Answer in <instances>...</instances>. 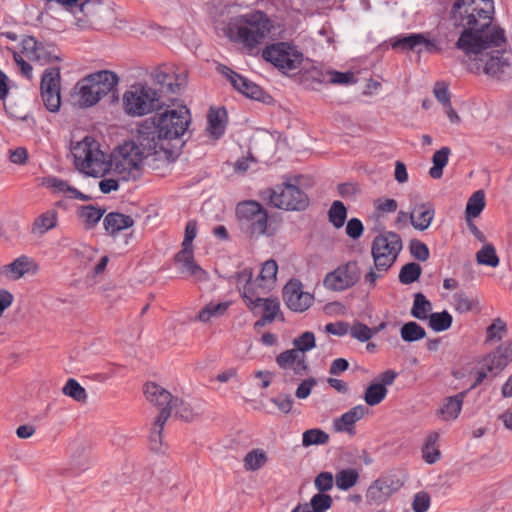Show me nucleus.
<instances>
[{
  "label": "nucleus",
  "mask_w": 512,
  "mask_h": 512,
  "mask_svg": "<svg viewBox=\"0 0 512 512\" xmlns=\"http://www.w3.org/2000/svg\"><path fill=\"white\" fill-rule=\"evenodd\" d=\"M493 15V0H456L451 9L453 25L460 29L456 47L465 55L467 70L500 80L511 70V53L504 29L492 26Z\"/></svg>",
  "instance_id": "nucleus-1"
},
{
  "label": "nucleus",
  "mask_w": 512,
  "mask_h": 512,
  "mask_svg": "<svg viewBox=\"0 0 512 512\" xmlns=\"http://www.w3.org/2000/svg\"><path fill=\"white\" fill-rule=\"evenodd\" d=\"M190 122L191 116L186 106L166 109L140 123L136 138L148 151L156 149L160 161L171 163L181 153L184 145L182 137Z\"/></svg>",
  "instance_id": "nucleus-2"
},
{
  "label": "nucleus",
  "mask_w": 512,
  "mask_h": 512,
  "mask_svg": "<svg viewBox=\"0 0 512 512\" xmlns=\"http://www.w3.org/2000/svg\"><path fill=\"white\" fill-rule=\"evenodd\" d=\"M271 22L261 11L235 16L227 25V36L234 42L242 44L249 54H256L271 32Z\"/></svg>",
  "instance_id": "nucleus-3"
},
{
  "label": "nucleus",
  "mask_w": 512,
  "mask_h": 512,
  "mask_svg": "<svg viewBox=\"0 0 512 512\" xmlns=\"http://www.w3.org/2000/svg\"><path fill=\"white\" fill-rule=\"evenodd\" d=\"M402 248V239L396 232L386 231L375 236L371 244L373 267L364 275L365 283L374 288L376 281L394 265Z\"/></svg>",
  "instance_id": "nucleus-4"
},
{
  "label": "nucleus",
  "mask_w": 512,
  "mask_h": 512,
  "mask_svg": "<svg viewBox=\"0 0 512 512\" xmlns=\"http://www.w3.org/2000/svg\"><path fill=\"white\" fill-rule=\"evenodd\" d=\"M149 156H155L159 160L156 149L148 151L137 139L136 142H124L112 154L114 170L123 180H136L140 176L143 160Z\"/></svg>",
  "instance_id": "nucleus-5"
},
{
  "label": "nucleus",
  "mask_w": 512,
  "mask_h": 512,
  "mask_svg": "<svg viewBox=\"0 0 512 512\" xmlns=\"http://www.w3.org/2000/svg\"><path fill=\"white\" fill-rule=\"evenodd\" d=\"M119 77L115 72L101 70L81 79L75 86L80 107H91L109 94L118 84Z\"/></svg>",
  "instance_id": "nucleus-6"
},
{
  "label": "nucleus",
  "mask_w": 512,
  "mask_h": 512,
  "mask_svg": "<svg viewBox=\"0 0 512 512\" xmlns=\"http://www.w3.org/2000/svg\"><path fill=\"white\" fill-rule=\"evenodd\" d=\"M72 154L76 168L92 177H102L109 171L106 155L99 149V144L91 137L72 146Z\"/></svg>",
  "instance_id": "nucleus-7"
},
{
  "label": "nucleus",
  "mask_w": 512,
  "mask_h": 512,
  "mask_svg": "<svg viewBox=\"0 0 512 512\" xmlns=\"http://www.w3.org/2000/svg\"><path fill=\"white\" fill-rule=\"evenodd\" d=\"M163 105L160 93L147 84H134L123 94V110L131 117H141L159 111Z\"/></svg>",
  "instance_id": "nucleus-8"
},
{
  "label": "nucleus",
  "mask_w": 512,
  "mask_h": 512,
  "mask_svg": "<svg viewBox=\"0 0 512 512\" xmlns=\"http://www.w3.org/2000/svg\"><path fill=\"white\" fill-rule=\"evenodd\" d=\"M236 216L240 230L249 238H258L266 234L268 214L257 201L241 202L236 207Z\"/></svg>",
  "instance_id": "nucleus-9"
},
{
  "label": "nucleus",
  "mask_w": 512,
  "mask_h": 512,
  "mask_svg": "<svg viewBox=\"0 0 512 512\" xmlns=\"http://www.w3.org/2000/svg\"><path fill=\"white\" fill-rule=\"evenodd\" d=\"M197 235V223L189 221L185 227L182 249L175 255V262L181 264L182 272H186L197 281L207 279V273L195 261L193 253V240Z\"/></svg>",
  "instance_id": "nucleus-10"
},
{
  "label": "nucleus",
  "mask_w": 512,
  "mask_h": 512,
  "mask_svg": "<svg viewBox=\"0 0 512 512\" xmlns=\"http://www.w3.org/2000/svg\"><path fill=\"white\" fill-rule=\"evenodd\" d=\"M270 203L279 209L302 211L309 205V198L298 186L283 183L271 190Z\"/></svg>",
  "instance_id": "nucleus-11"
},
{
  "label": "nucleus",
  "mask_w": 512,
  "mask_h": 512,
  "mask_svg": "<svg viewBox=\"0 0 512 512\" xmlns=\"http://www.w3.org/2000/svg\"><path fill=\"white\" fill-rule=\"evenodd\" d=\"M262 57L282 71L296 70L303 61V54L285 42L267 46L262 51Z\"/></svg>",
  "instance_id": "nucleus-12"
},
{
  "label": "nucleus",
  "mask_w": 512,
  "mask_h": 512,
  "mask_svg": "<svg viewBox=\"0 0 512 512\" xmlns=\"http://www.w3.org/2000/svg\"><path fill=\"white\" fill-rule=\"evenodd\" d=\"M61 74L59 67L45 69L40 82V94L45 108L52 113L61 106Z\"/></svg>",
  "instance_id": "nucleus-13"
},
{
  "label": "nucleus",
  "mask_w": 512,
  "mask_h": 512,
  "mask_svg": "<svg viewBox=\"0 0 512 512\" xmlns=\"http://www.w3.org/2000/svg\"><path fill=\"white\" fill-rule=\"evenodd\" d=\"M360 268L356 261H349L329 272L323 281L331 291H344L353 287L360 279Z\"/></svg>",
  "instance_id": "nucleus-14"
},
{
  "label": "nucleus",
  "mask_w": 512,
  "mask_h": 512,
  "mask_svg": "<svg viewBox=\"0 0 512 512\" xmlns=\"http://www.w3.org/2000/svg\"><path fill=\"white\" fill-rule=\"evenodd\" d=\"M21 52L28 60L40 65L61 61L57 47L52 43L38 41L33 36H25L21 41Z\"/></svg>",
  "instance_id": "nucleus-15"
},
{
  "label": "nucleus",
  "mask_w": 512,
  "mask_h": 512,
  "mask_svg": "<svg viewBox=\"0 0 512 512\" xmlns=\"http://www.w3.org/2000/svg\"><path fill=\"white\" fill-rule=\"evenodd\" d=\"M283 299L286 306L294 312H303L313 303V296L302 290L299 280H290L283 288Z\"/></svg>",
  "instance_id": "nucleus-16"
},
{
  "label": "nucleus",
  "mask_w": 512,
  "mask_h": 512,
  "mask_svg": "<svg viewBox=\"0 0 512 512\" xmlns=\"http://www.w3.org/2000/svg\"><path fill=\"white\" fill-rule=\"evenodd\" d=\"M221 72L226 78L229 80L230 84L236 89L238 92L242 93L248 98L264 101L267 96L264 90L257 85L256 83L250 81L249 79L243 77L232 69L221 66Z\"/></svg>",
  "instance_id": "nucleus-17"
},
{
  "label": "nucleus",
  "mask_w": 512,
  "mask_h": 512,
  "mask_svg": "<svg viewBox=\"0 0 512 512\" xmlns=\"http://www.w3.org/2000/svg\"><path fill=\"white\" fill-rule=\"evenodd\" d=\"M153 80L155 84L159 86V88L155 90L160 93V100H162L163 97L170 99L171 96L179 94L186 84V77L184 75L166 73L161 70L153 73Z\"/></svg>",
  "instance_id": "nucleus-18"
},
{
  "label": "nucleus",
  "mask_w": 512,
  "mask_h": 512,
  "mask_svg": "<svg viewBox=\"0 0 512 512\" xmlns=\"http://www.w3.org/2000/svg\"><path fill=\"white\" fill-rule=\"evenodd\" d=\"M401 485L399 480L378 478L369 486L366 499L369 503L381 504L387 501Z\"/></svg>",
  "instance_id": "nucleus-19"
},
{
  "label": "nucleus",
  "mask_w": 512,
  "mask_h": 512,
  "mask_svg": "<svg viewBox=\"0 0 512 512\" xmlns=\"http://www.w3.org/2000/svg\"><path fill=\"white\" fill-rule=\"evenodd\" d=\"M276 363L281 369H291L296 375H305L308 372L306 355H302L298 350L289 349L280 353L276 357Z\"/></svg>",
  "instance_id": "nucleus-20"
},
{
  "label": "nucleus",
  "mask_w": 512,
  "mask_h": 512,
  "mask_svg": "<svg viewBox=\"0 0 512 512\" xmlns=\"http://www.w3.org/2000/svg\"><path fill=\"white\" fill-rule=\"evenodd\" d=\"M435 216V208L429 202L414 205L410 212V223L414 229L425 231L431 225Z\"/></svg>",
  "instance_id": "nucleus-21"
},
{
  "label": "nucleus",
  "mask_w": 512,
  "mask_h": 512,
  "mask_svg": "<svg viewBox=\"0 0 512 512\" xmlns=\"http://www.w3.org/2000/svg\"><path fill=\"white\" fill-rule=\"evenodd\" d=\"M171 416V409L164 407L160 410L158 416L155 418L150 430L149 444L153 452H159L163 445V430L167 420Z\"/></svg>",
  "instance_id": "nucleus-22"
},
{
  "label": "nucleus",
  "mask_w": 512,
  "mask_h": 512,
  "mask_svg": "<svg viewBox=\"0 0 512 512\" xmlns=\"http://www.w3.org/2000/svg\"><path fill=\"white\" fill-rule=\"evenodd\" d=\"M144 395L152 405L156 407H169L172 410V402L174 397L172 394L164 389L162 386L149 382L144 386Z\"/></svg>",
  "instance_id": "nucleus-23"
},
{
  "label": "nucleus",
  "mask_w": 512,
  "mask_h": 512,
  "mask_svg": "<svg viewBox=\"0 0 512 512\" xmlns=\"http://www.w3.org/2000/svg\"><path fill=\"white\" fill-rule=\"evenodd\" d=\"M510 360L504 346H498L494 351L487 354L482 360V366L492 374L497 376L508 364Z\"/></svg>",
  "instance_id": "nucleus-24"
},
{
  "label": "nucleus",
  "mask_w": 512,
  "mask_h": 512,
  "mask_svg": "<svg viewBox=\"0 0 512 512\" xmlns=\"http://www.w3.org/2000/svg\"><path fill=\"white\" fill-rule=\"evenodd\" d=\"M38 270L37 264L28 256L22 255L13 262L3 267L5 274H11L12 279H20L25 274H35Z\"/></svg>",
  "instance_id": "nucleus-25"
},
{
  "label": "nucleus",
  "mask_w": 512,
  "mask_h": 512,
  "mask_svg": "<svg viewBox=\"0 0 512 512\" xmlns=\"http://www.w3.org/2000/svg\"><path fill=\"white\" fill-rule=\"evenodd\" d=\"M134 225V219L118 212L108 213L103 220V226L106 232L111 236H116L120 231L128 229Z\"/></svg>",
  "instance_id": "nucleus-26"
},
{
  "label": "nucleus",
  "mask_w": 512,
  "mask_h": 512,
  "mask_svg": "<svg viewBox=\"0 0 512 512\" xmlns=\"http://www.w3.org/2000/svg\"><path fill=\"white\" fill-rule=\"evenodd\" d=\"M58 225V212L56 209H49L37 216L31 228V233L44 235L48 231L56 228Z\"/></svg>",
  "instance_id": "nucleus-27"
},
{
  "label": "nucleus",
  "mask_w": 512,
  "mask_h": 512,
  "mask_svg": "<svg viewBox=\"0 0 512 512\" xmlns=\"http://www.w3.org/2000/svg\"><path fill=\"white\" fill-rule=\"evenodd\" d=\"M366 408L363 405H358L344 413L340 418L334 422L336 431L339 432H350L354 424L362 419L365 415Z\"/></svg>",
  "instance_id": "nucleus-28"
},
{
  "label": "nucleus",
  "mask_w": 512,
  "mask_h": 512,
  "mask_svg": "<svg viewBox=\"0 0 512 512\" xmlns=\"http://www.w3.org/2000/svg\"><path fill=\"white\" fill-rule=\"evenodd\" d=\"M266 290L267 289H262L259 286V280L256 279L251 283L244 284L242 286L241 294L247 306L252 311H255L257 308H260L263 301L261 294L265 293Z\"/></svg>",
  "instance_id": "nucleus-29"
},
{
  "label": "nucleus",
  "mask_w": 512,
  "mask_h": 512,
  "mask_svg": "<svg viewBox=\"0 0 512 512\" xmlns=\"http://www.w3.org/2000/svg\"><path fill=\"white\" fill-rule=\"evenodd\" d=\"M105 209L93 205H83L77 210V216L82 221L86 230L93 229L103 217Z\"/></svg>",
  "instance_id": "nucleus-30"
},
{
  "label": "nucleus",
  "mask_w": 512,
  "mask_h": 512,
  "mask_svg": "<svg viewBox=\"0 0 512 512\" xmlns=\"http://www.w3.org/2000/svg\"><path fill=\"white\" fill-rule=\"evenodd\" d=\"M172 410L175 415L186 422H192L200 417L202 410L200 407H193L182 399L174 398Z\"/></svg>",
  "instance_id": "nucleus-31"
},
{
  "label": "nucleus",
  "mask_w": 512,
  "mask_h": 512,
  "mask_svg": "<svg viewBox=\"0 0 512 512\" xmlns=\"http://www.w3.org/2000/svg\"><path fill=\"white\" fill-rule=\"evenodd\" d=\"M467 392H460L455 396L448 397L440 409L445 420L456 419L462 409L464 397Z\"/></svg>",
  "instance_id": "nucleus-32"
},
{
  "label": "nucleus",
  "mask_w": 512,
  "mask_h": 512,
  "mask_svg": "<svg viewBox=\"0 0 512 512\" xmlns=\"http://www.w3.org/2000/svg\"><path fill=\"white\" fill-rule=\"evenodd\" d=\"M229 304V302H210L198 312L196 320L202 323H207L212 318H218L226 313Z\"/></svg>",
  "instance_id": "nucleus-33"
},
{
  "label": "nucleus",
  "mask_w": 512,
  "mask_h": 512,
  "mask_svg": "<svg viewBox=\"0 0 512 512\" xmlns=\"http://www.w3.org/2000/svg\"><path fill=\"white\" fill-rule=\"evenodd\" d=\"M226 118L225 109L211 108L208 113V131L215 138H219L224 134L225 125L224 119Z\"/></svg>",
  "instance_id": "nucleus-34"
},
{
  "label": "nucleus",
  "mask_w": 512,
  "mask_h": 512,
  "mask_svg": "<svg viewBox=\"0 0 512 512\" xmlns=\"http://www.w3.org/2000/svg\"><path fill=\"white\" fill-rule=\"evenodd\" d=\"M278 272V265L275 260H267L261 268L260 274L257 277L259 280V286L262 289H271L272 285L276 281V275Z\"/></svg>",
  "instance_id": "nucleus-35"
},
{
  "label": "nucleus",
  "mask_w": 512,
  "mask_h": 512,
  "mask_svg": "<svg viewBox=\"0 0 512 512\" xmlns=\"http://www.w3.org/2000/svg\"><path fill=\"white\" fill-rule=\"evenodd\" d=\"M485 193L483 190L475 191L467 201L465 209L466 220L478 217L485 208Z\"/></svg>",
  "instance_id": "nucleus-36"
},
{
  "label": "nucleus",
  "mask_w": 512,
  "mask_h": 512,
  "mask_svg": "<svg viewBox=\"0 0 512 512\" xmlns=\"http://www.w3.org/2000/svg\"><path fill=\"white\" fill-rule=\"evenodd\" d=\"M422 33H412L394 40L391 44L393 49H400L401 51H416L421 53Z\"/></svg>",
  "instance_id": "nucleus-37"
},
{
  "label": "nucleus",
  "mask_w": 512,
  "mask_h": 512,
  "mask_svg": "<svg viewBox=\"0 0 512 512\" xmlns=\"http://www.w3.org/2000/svg\"><path fill=\"white\" fill-rule=\"evenodd\" d=\"M451 151L448 147H442L436 151L432 157L433 167L429 170V175L433 179H440L443 175V168L448 163Z\"/></svg>",
  "instance_id": "nucleus-38"
},
{
  "label": "nucleus",
  "mask_w": 512,
  "mask_h": 512,
  "mask_svg": "<svg viewBox=\"0 0 512 512\" xmlns=\"http://www.w3.org/2000/svg\"><path fill=\"white\" fill-rule=\"evenodd\" d=\"M328 221L336 229H340L344 226L347 219V208L343 202L336 200L334 201L327 213Z\"/></svg>",
  "instance_id": "nucleus-39"
},
{
  "label": "nucleus",
  "mask_w": 512,
  "mask_h": 512,
  "mask_svg": "<svg viewBox=\"0 0 512 512\" xmlns=\"http://www.w3.org/2000/svg\"><path fill=\"white\" fill-rule=\"evenodd\" d=\"M268 461V456L263 449H253L244 457V467L247 471H257Z\"/></svg>",
  "instance_id": "nucleus-40"
},
{
  "label": "nucleus",
  "mask_w": 512,
  "mask_h": 512,
  "mask_svg": "<svg viewBox=\"0 0 512 512\" xmlns=\"http://www.w3.org/2000/svg\"><path fill=\"white\" fill-rule=\"evenodd\" d=\"M439 434L437 432L430 433L427 438L424 447L422 448V456L425 462L433 464L440 459V451L436 446Z\"/></svg>",
  "instance_id": "nucleus-41"
},
{
  "label": "nucleus",
  "mask_w": 512,
  "mask_h": 512,
  "mask_svg": "<svg viewBox=\"0 0 512 512\" xmlns=\"http://www.w3.org/2000/svg\"><path fill=\"white\" fill-rule=\"evenodd\" d=\"M62 393L78 403H86L88 399V394L85 388L82 387L79 382L73 378L67 380L62 388Z\"/></svg>",
  "instance_id": "nucleus-42"
},
{
  "label": "nucleus",
  "mask_w": 512,
  "mask_h": 512,
  "mask_svg": "<svg viewBox=\"0 0 512 512\" xmlns=\"http://www.w3.org/2000/svg\"><path fill=\"white\" fill-rule=\"evenodd\" d=\"M432 309L431 302L422 293H416L414 295L413 307L411 309V315L419 320H426L429 315L428 313Z\"/></svg>",
  "instance_id": "nucleus-43"
},
{
  "label": "nucleus",
  "mask_w": 512,
  "mask_h": 512,
  "mask_svg": "<svg viewBox=\"0 0 512 512\" xmlns=\"http://www.w3.org/2000/svg\"><path fill=\"white\" fill-rule=\"evenodd\" d=\"M49 186L54 188L55 191L61 192V193H70L72 198L81 200V201H89L92 199L91 196L86 195L79 190H77L75 187L69 185V183L65 180L58 179V178H52L49 180Z\"/></svg>",
  "instance_id": "nucleus-44"
},
{
  "label": "nucleus",
  "mask_w": 512,
  "mask_h": 512,
  "mask_svg": "<svg viewBox=\"0 0 512 512\" xmlns=\"http://www.w3.org/2000/svg\"><path fill=\"white\" fill-rule=\"evenodd\" d=\"M400 335L405 342H415L426 336L425 329L414 321L405 323L400 329Z\"/></svg>",
  "instance_id": "nucleus-45"
},
{
  "label": "nucleus",
  "mask_w": 512,
  "mask_h": 512,
  "mask_svg": "<svg viewBox=\"0 0 512 512\" xmlns=\"http://www.w3.org/2000/svg\"><path fill=\"white\" fill-rule=\"evenodd\" d=\"M428 319L429 327L436 332L448 330L453 322L451 314L447 311L431 313Z\"/></svg>",
  "instance_id": "nucleus-46"
},
{
  "label": "nucleus",
  "mask_w": 512,
  "mask_h": 512,
  "mask_svg": "<svg viewBox=\"0 0 512 512\" xmlns=\"http://www.w3.org/2000/svg\"><path fill=\"white\" fill-rule=\"evenodd\" d=\"M387 393V388L384 385L372 383L365 390L364 400L369 406H376L385 399Z\"/></svg>",
  "instance_id": "nucleus-47"
},
{
  "label": "nucleus",
  "mask_w": 512,
  "mask_h": 512,
  "mask_svg": "<svg viewBox=\"0 0 512 512\" xmlns=\"http://www.w3.org/2000/svg\"><path fill=\"white\" fill-rule=\"evenodd\" d=\"M455 310L461 314L480 309L477 298H469L466 293L458 292L453 295Z\"/></svg>",
  "instance_id": "nucleus-48"
},
{
  "label": "nucleus",
  "mask_w": 512,
  "mask_h": 512,
  "mask_svg": "<svg viewBox=\"0 0 512 512\" xmlns=\"http://www.w3.org/2000/svg\"><path fill=\"white\" fill-rule=\"evenodd\" d=\"M421 273L422 268L418 263H407L399 272V281L404 285L412 284L420 278Z\"/></svg>",
  "instance_id": "nucleus-49"
},
{
  "label": "nucleus",
  "mask_w": 512,
  "mask_h": 512,
  "mask_svg": "<svg viewBox=\"0 0 512 512\" xmlns=\"http://www.w3.org/2000/svg\"><path fill=\"white\" fill-rule=\"evenodd\" d=\"M476 261L480 265L497 267L499 265V257L496 254L494 246L492 244L484 245L476 253Z\"/></svg>",
  "instance_id": "nucleus-50"
},
{
  "label": "nucleus",
  "mask_w": 512,
  "mask_h": 512,
  "mask_svg": "<svg viewBox=\"0 0 512 512\" xmlns=\"http://www.w3.org/2000/svg\"><path fill=\"white\" fill-rule=\"evenodd\" d=\"M328 441L329 435L319 428L308 429L302 435V445L304 447L323 445Z\"/></svg>",
  "instance_id": "nucleus-51"
},
{
  "label": "nucleus",
  "mask_w": 512,
  "mask_h": 512,
  "mask_svg": "<svg viewBox=\"0 0 512 512\" xmlns=\"http://www.w3.org/2000/svg\"><path fill=\"white\" fill-rule=\"evenodd\" d=\"M359 479L357 470L343 469L336 474V486L340 490H348L353 487Z\"/></svg>",
  "instance_id": "nucleus-52"
},
{
  "label": "nucleus",
  "mask_w": 512,
  "mask_h": 512,
  "mask_svg": "<svg viewBox=\"0 0 512 512\" xmlns=\"http://www.w3.org/2000/svg\"><path fill=\"white\" fill-rule=\"evenodd\" d=\"M507 332L506 323L501 318L493 320L492 324L486 329L485 342L500 341Z\"/></svg>",
  "instance_id": "nucleus-53"
},
{
  "label": "nucleus",
  "mask_w": 512,
  "mask_h": 512,
  "mask_svg": "<svg viewBox=\"0 0 512 512\" xmlns=\"http://www.w3.org/2000/svg\"><path fill=\"white\" fill-rule=\"evenodd\" d=\"M293 345L295 350H298L300 354L305 355L307 351L311 350L316 345L314 333L310 331L302 333L299 337L293 340Z\"/></svg>",
  "instance_id": "nucleus-54"
},
{
  "label": "nucleus",
  "mask_w": 512,
  "mask_h": 512,
  "mask_svg": "<svg viewBox=\"0 0 512 512\" xmlns=\"http://www.w3.org/2000/svg\"><path fill=\"white\" fill-rule=\"evenodd\" d=\"M333 500L325 493L315 494L310 501L311 512H326L332 506Z\"/></svg>",
  "instance_id": "nucleus-55"
},
{
  "label": "nucleus",
  "mask_w": 512,
  "mask_h": 512,
  "mask_svg": "<svg viewBox=\"0 0 512 512\" xmlns=\"http://www.w3.org/2000/svg\"><path fill=\"white\" fill-rule=\"evenodd\" d=\"M409 250L413 258L422 262L428 260L430 256L427 245L418 239L410 240Z\"/></svg>",
  "instance_id": "nucleus-56"
},
{
  "label": "nucleus",
  "mask_w": 512,
  "mask_h": 512,
  "mask_svg": "<svg viewBox=\"0 0 512 512\" xmlns=\"http://www.w3.org/2000/svg\"><path fill=\"white\" fill-rule=\"evenodd\" d=\"M260 307L263 308V320L272 322L279 312V302L276 299L263 298Z\"/></svg>",
  "instance_id": "nucleus-57"
},
{
  "label": "nucleus",
  "mask_w": 512,
  "mask_h": 512,
  "mask_svg": "<svg viewBox=\"0 0 512 512\" xmlns=\"http://www.w3.org/2000/svg\"><path fill=\"white\" fill-rule=\"evenodd\" d=\"M350 333L353 338L360 342H366L373 336V330L360 322H356L351 326Z\"/></svg>",
  "instance_id": "nucleus-58"
},
{
  "label": "nucleus",
  "mask_w": 512,
  "mask_h": 512,
  "mask_svg": "<svg viewBox=\"0 0 512 512\" xmlns=\"http://www.w3.org/2000/svg\"><path fill=\"white\" fill-rule=\"evenodd\" d=\"M431 497L425 491L417 492L412 501V509L414 512H426L430 508Z\"/></svg>",
  "instance_id": "nucleus-59"
},
{
  "label": "nucleus",
  "mask_w": 512,
  "mask_h": 512,
  "mask_svg": "<svg viewBox=\"0 0 512 512\" xmlns=\"http://www.w3.org/2000/svg\"><path fill=\"white\" fill-rule=\"evenodd\" d=\"M433 93L436 99L444 106L451 104V95L449 92V86L444 81H438L435 83Z\"/></svg>",
  "instance_id": "nucleus-60"
},
{
  "label": "nucleus",
  "mask_w": 512,
  "mask_h": 512,
  "mask_svg": "<svg viewBox=\"0 0 512 512\" xmlns=\"http://www.w3.org/2000/svg\"><path fill=\"white\" fill-rule=\"evenodd\" d=\"M345 231L349 238L357 240L363 235L364 226L360 219L351 218L347 222Z\"/></svg>",
  "instance_id": "nucleus-61"
},
{
  "label": "nucleus",
  "mask_w": 512,
  "mask_h": 512,
  "mask_svg": "<svg viewBox=\"0 0 512 512\" xmlns=\"http://www.w3.org/2000/svg\"><path fill=\"white\" fill-rule=\"evenodd\" d=\"M314 483L319 493L329 491L333 487V475L330 472H321L316 476Z\"/></svg>",
  "instance_id": "nucleus-62"
},
{
  "label": "nucleus",
  "mask_w": 512,
  "mask_h": 512,
  "mask_svg": "<svg viewBox=\"0 0 512 512\" xmlns=\"http://www.w3.org/2000/svg\"><path fill=\"white\" fill-rule=\"evenodd\" d=\"M329 82L332 84H350L355 82V76L353 72H338L330 71Z\"/></svg>",
  "instance_id": "nucleus-63"
},
{
  "label": "nucleus",
  "mask_w": 512,
  "mask_h": 512,
  "mask_svg": "<svg viewBox=\"0 0 512 512\" xmlns=\"http://www.w3.org/2000/svg\"><path fill=\"white\" fill-rule=\"evenodd\" d=\"M420 48L422 49V52L426 53H440L442 51V47L440 46V43L436 39H430L427 37L426 33H422V40Z\"/></svg>",
  "instance_id": "nucleus-64"
}]
</instances>
